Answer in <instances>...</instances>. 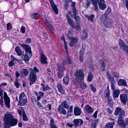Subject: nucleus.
<instances>
[{
	"instance_id": "e433bc0d",
	"label": "nucleus",
	"mask_w": 128,
	"mask_h": 128,
	"mask_svg": "<svg viewBox=\"0 0 128 128\" xmlns=\"http://www.w3.org/2000/svg\"><path fill=\"white\" fill-rule=\"evenodd\" d=\"M74 28H75L77 32H80L82 30V28L80 27V23H76V24H74Z\"/></svg>"
},
{
	"instance_id": "412c9836",
	"label": "nucleus",
	"mask_w": 128,
	"mask_h": 128,
	"mask_svg": "<svg viewBox=\"0 0 128 128\" xmlns=\"http://www.w3.org/2000/svg\"><path fill=\"white\" fill-rule=\"evenodd\" d=\"M112 12V8H108L106 12L102 16V20H106L108 18V14Z\"/></svg>"
},
{
	"instance_id": "f03ea898",
	"label": "nucleus",
	"mask_w": 128,
	"mask_h": 128,
	"mask_svg": "<svg viewBox=\"0 0 128 128\" xmlns=\"http://www.w3.org/2000/svg\"><path fill=\"white\" fill-rule=\"evenodd\" d=\"M22 48H24L26 54L24 56V60L26 64H28L30 60V58L32 56V48L28 45H26V44H20Z\"/></svg>"
},
{
	"instance_id": "423d86ee",
	"label": "nucleus",
	"mask_w": 128,
	"mask_h": 128,
	"mask_svg": "<svg viewBox=\"0 0 128 128\" xmlns=\"http://www.w3.org/2000/svg\"><path fill=\"white\" fill-rule=\"evenodd\" d=\"M28 99L26 94L24 92H22L19 96V101L18 102V105L24 106L26 105Z\"/></svg>"
},
{
	"instance_id": "6e6552de",
	"label": "nucleus",
	"mask_w": 128,
	"mask_h": 128,
	"mask_svg": "<svg viewBox=\"0 0 128 128\" xmlns=\"http://www.w3.org/2000/svg\"><path fill=\"white\" fill-rule=\"evenodd\" d=\"M4 99L5 106L8 108H10V98L8 96L6 92H4Z\"/></svg>"
},
{
	"instance_id": "58836bf2",
	"label": "nucleus",
	"mask_w": 128,
	"mask_h": 128,
	"mask_svg": "<svg viewBox=\"0 0 128 128\" xmlns=\"http://www.w3.org/2000/svg\"><path fill=\"white\" fill-rule=\"evenodd\" d=\"M41 86H42V90H43L44 92H46V90H50V86H48V85H46V86L44 84H42Z\"/></svg>"
},
{
	"instance_id": "de8ad7c7",
	"label": "nucleus",
	"mask_w": 128,
	"mask_h": 128,
	"mask_svg": "<svg viewBox=\"0 0 128 128\" xmlns=\"http://www.w3.org/2000/svg\"><path fill=\"white\" fill-rule=\"evenodd\" d=\"M80 88L84 89L86 88V84L84 82H82L80 84Z\"/></svg>"
},
{
	"instance_id": "8fccbe9b",
	"label": "nucleus",
	"mask_w": 128,
	"mask_h": 128,
	"mask_svg": "<svg viewBox=\"0 0 128 128\" xmlns=\"http://www.w3.org/2000/svg\"><path fill=\"white\" fill-rule=\"evenodd\" d=\"M62 76H64V71H58V76L60 78H62Z\"/></svg>"
},
{
	"instance_id": "a18cd8bd",
	"label": "nucleus",
	"mask_w": 128,
	"mask_h": 128,
	"mask_svg": "<svg viewBox=\"0 0 128 128\" xmlns=\"http://www.w3.org/2000/svg\"><path fill=\"white\" fill-rule=\"evenodd\" d=\"M84 50H86V48H84V45H82V48H81L80 52V56H84Z\"/></svg>"
},
{
	"instance_id": "7c9ffc66",
	"label": "nucleus",
	"mask_w": 128,
	"mask_h": 128,
	"mask_svg": "<svg viewBox=\"0 0 128 128\" xmlns=\"http://www.w3.org/2000/svg\"><path fill=\"white\" fill-rule=\"evenodd\" d=\"M113 79L112 80L114 82H118V78H119V76H118V72H114L113 74Z\"/></svg>"
},
{
	"instance_id": "39448f33",
	"label": "nucleus",
	"mask_w": 128,
	"mask_h": 128,
	"mask_svg": "<svg viewBox=\"0 0 128 128\" xmlns=\"http://www.w3.org/2000/svg\"><path fill=\"white\" fill-rule=\"evenodd\" d=\"M72 32L70 31L68 32V34L67 35L68 38L70 40V46L71 48H76L78 46V37H72Z\"/></svg>"
},
{
	"instance_id": "4d7b16f0",
	"label": "nucleus",
	"mask_w": 128,
	"mask_h": 128,
	"mask_svg": "<svg viewBox=\"0 0 128 128\" xmlns=\"http://www.w3.org/2000/svg\"><path fill=\"white\" fill-rule=\"evenodd\" d=\"M3 97H0V104L4 108V99H2Z\"/></svg>"
},
{
	"instance_id": "f257e3e1",
	"label": "nucleus",
	"mask_w": 128,
	"mask_h": 128,
	"mask_svg": "<svg viewBox=\"0 0 128 128\" xmlns=\"http://www.w3.org/2000/svg\"><path fill=\"white\" fill-rule=\"evenodd\" d=\"M92 4L94 6L95 12H98L99 8L101 10H104L106 8V4L104 0H90Z\"/></svg>"
},
{
	"instance_id": "6e6d98bb",
	"label": "nucleus",
	"mask_w": 128,
	"mask_h": 128,
	"mask_svg": "<svg viewBox=\"0 0 128 128\" xmlns=\"http://www.w3.org/2000/svg\"><path fill=\"white\" fill-rule=\"evenodd\" d=\"M90 86L93 92H96V89L94 87V85H92V84H90Z\"/></svg>"
},
{
	"instance_id": "864d4df0",
	"label": "nucleus",
	"mask_w": 128,
	"mask_h": 128,
	"mask_svg": "<svg viewBox=\"0 0 128 128\" xmlns=\"http://www.w3.org/2000/svg\"><path fill=\"white\" fill-rule=\"evenodd\" d=\"M8 66H10V68H12V66H14V62L12 60H11L9 63H8Z\"/></svg>"
},
{
	"instance_id": "bf43d9fd",
	"label": "nucleus",
	"mask_w": 128,
	"mask_h": 128,
	"mask_svg": "<svg viewBox=\"0 0 128 128\" xmlns=\"http://www.w3.org/2000/svg\"><path fill=\"white\" fill-rule=\"evenodd\" d=\"M16 80H18V78H20V74L18 72V71L16 72Z\"/></svg>"
},
{
	"instance_id": "c756f323",
	"label": "nucleus",
	"mask_w": 128,
	"mask_h": 128,
	"mask_svg": "<svg viewBox=\"0 0 128 128\" xmlns=\"http://www.w3.org/2000/svg\"><path fill=\"white\" fill-rule=\"evenodd\" d=\"M8 124L9 126H12L18 124V120L13 118L11 122L8 123Z\"/></svg>"
},
{
	"instance_id": "4be33fe9",
	"label": "nucleus",
	"mask_w": 128,
	"mask_h": 128,
	"mask_svg": "<svg viewBox=\"0 0 128 128\" xmlns=\"http://www.w3.org/2000/svg\"><path fill=\"white\" fill-rule=\"evenodd\" d=\"M118 84L120 86H126L128 88V84H126V81L124 79H120L118 82Z\"/></svg>"
},
{
	"instance_id": "2eb2a0df",
	"label": "nucleus",
	"mask_w": 128,
	"mask_h": 128,
	"mask_svg": "<svg viewBox=\"0 0 128 128\" xmlns=\"http://www.w3.org/2000/svg\"><path fill=\"white\" fill-rule=\"evenodd\" d=\"M120 100L123 104H126V100L128 101V95L122 94L120 95Z\"/></svg>"
},
{
	"instance_id": "ea45409f",
	"label": "nucleus",
	"mask_w": 128,
	"mask_h": 128,
	"mask_svg": "<svg viewBox=\"0 0 128 128\" xmlns=\"http://www.w3.org/2000/svg\"><path fill=\"white\" fill-rule=\"evenodd\" d=\"M71 6L72 8L73 12H78L76 11V2H72Z\"/></svg>"
},
{
	"instance_id": "ddd939ff",
	"label": "nucleus",
	"mask_w": 128,
	"mask_h": 128,
	"mask_svg": "<svg viewBox=\"0 0 128 128\" xmlns=\"http://www.w3.org/2000/svg\"><path fill=\"white\" fill-rule=\"evenodd\" d=\"M66 18L67 20V22L68 24H69L71 28H74V24L76 22L74 20L72 19V18H70L68 14H66Z\"/></svg>"
},
{
	"instance_id": "4468645a",
	"label": "nucleus",
	"mask_w": 128,
	"mask_h": 128,
	"mask_svg": "<svg viewBox=\"0 0 128 128\" xmlns=\"http://www.w3.org/2000/svg\"><path fill=\"white\" fill-rule=\"evenodd\" d=\"M48 1L50 2V4L54 10V13L56 14H58V6H56V4H54V0H48Z\"/></svg>"
},
{
	"instance_id": "20e7f679",
	"label": "nucleus",
	"mask_w": 128,
	"mask_h": 128,
	"mask_svg": "<svg viewBox=\"0 0 128 128\" xmlns=\"http://www.w3.org/2000/svg\"><path fill=\"white\" fill-rule=\"evenodd\" d=\"M76 82H82L84 80V72L82 69L76 70L74 73Z\"/></svg>"
},
{
	"instance_id": "473e14b6",
	"label": "nucleus",
	"mask_w": 128,
	"mask_h": 128,
	"mask_svg": "<svg viewBox=\"0 0 128 128\" xmlns=\"http://www.w3.org/2000/svg\"><path fill=\"white\" fill-rule=\"evenodd\" d=\"M22 112L23 120H24V122H26V120H28V116H26V112L24 110V108H22Z\"/></svg>"
},
{
	"instance_id": "680f3d73",
	"label": "nucleus",
	"mask_w": 128,
	"mask_h": 128,
	"mask_svg": "<svg viewBox=\"0 0 128 128\" xmlns=\"http://www.w3.org/2000/svg\"><path fill=\"white\" fill-rule=\"evenodd\" d=\"M90 2L87 0L86 2V8H88V6H90Z\"/></svg>"
},
{
	"instance_id": "13d9d810",
	"label": "nucleus",
	"mask_w": 128,
	"mask_h": 128,
	"mask_svg": "<svg viewBox=\"0 0 128 128\" xmlns=\"http://www.w3.org/2000/svg\"><path fill=\"white\" fill-rule=\"evenodd\" d=\"M108 75V78L110 80V82H111V88H112V76H110V74H107Z\"/></svg>"
},
{
	"instance_id": "37998d69",
	"label": "nucleus",
	"mask_w": 128,
	"mask_h": 128,
	"mask_svg": "<svg viewBox=\"0 0 128 128\" xmlns=\"http://www.w3.org/2000/svg\"><path fill=\"white\" fill-rule=\"evenodd\" d=\"M47 26L48 28H49L50 30L52 32H54V28L52 26V25L49 24L48 25H47Z\"/></svg>"
},
{
	"instance_id": "72a5a7b5",
	"label": "nucleus",
	"mask_w": 128,
	"mask_h": 128,
	"mask_svg": "<svg viewBox=\"0 0 128 128\" xmlns=\"http://www.w3.org/2000/svg\"><path fill=\"white\" fill-rule=\"evenodd\" d=\"M63 82L65 84H68V82H70V78L68 77V75L67 74L66 76L63 79Z\"/></svg>"
},
{
	"instance_id": "cd10ccee",
	"label": "nucleus",
	"mask_w": 128,
	"mask_h": 128,
	"mask_svg": "<svg viewBox=\"0 0 128 128\" xmlns=\"http://www.w3.org/2000/svg\"><path fill=\"white\" fill-rule=\"evenodd\" d=\"M57 66L58 71L64 72V64H57Z\"/></svg>"
},
{
	"instance_id": "c85d7f7f",
	"label": "nucleus",
	"mask_w": 128,
	"mask_h": 128,
	"mask_svg": "<svg viewBox=\"0 0 128 128\" xmlns=\"http://www.w3.org/2000/svg\"><path fill=\"white\" fill-rule=\"evenodd\" d=\"M60 106H62V108H64L68 109L70 108V105H68L66 100L63 101Z\"/></svg>"
},
{
	"instance_id": "1a4fd4ad",
	"label": "nucleus",
	"mask_w": 128,
	"mask_h": 128,
	"mask_svg": "<svg viewBox=\"0 0 128 128\" xmlns=\"http://www.w3.org/2000/svg\"><path fill=\"white\" fill-rule=\"evenodd\" d=\"M115 114L116 116H118V120L124 118V111L120 108H116L115 110Z\"/></svg>"
},
{
	"instance_id": "c03bdc74",
	"label": "nucleus",
	"mask_w": 128,
	"mask_h": 128,
	"mask_svg": "<svg viewBox=\"0 0 128 128\" xmlns=\"http://www.w3.org/2000/svg\"><path fill=\"white\" fill-rule=\"evenodd\" d=\"M108 104H110V106H112V98L109 97L108 99Z\"/></svg>"
},
{
	"instance_id": "393cba45",
	"label": "nucleus",
	"mask_w": 128,
	"mask_h": 128,
	"mask_svg": "<svg viewBox=\"0 0 128 128\" xmlns=\"http://www.w3.org/2000/svg\"><path fill=\"white\" fill-rule=\"evenodd\" d=\"M82 40H86L88 38V30H83V33L82 36Z\"/></svg>"
},
{
	"instance_id": "c9c22d12",
	"label": "nucleus",
	"mask_w": 128,
	"mask_h": 128,
	"mask_svg": "<svg viewBox=\"0 0 128 128\" xmlns=\"http://www.w3.org/2000/svg\"><path fill=\"white\" fill-rule=\"evenodd\" d=\"M100 67L102 70H104L106 68V63H104V61L102 60H100Z\"/></svg>"
},
{
	"instance_id": "a19ab883",
	"label": "nucleus",
	"mask_w": 128,
	"mask_h": 128,
	"mask_svg": "<svg viewBox=\"0 0 128 128\" xmlns=\"http://www.w3.org/2000/svg\"><path fill=\"white\" fill-rule=\"evenodd\" d=\"M31 18L32 20H36L38 18V14L36 13H33L31 14Z\"/></svg>"
},
{
	"instance_id": "0e129e2a",
	"label": "nucleus",
	"mask_w": 128,
	"mask_h": 128,
	"mask_svg": "<svg viewBox=\"0 0 128 128\" xmlns=\"http://www.w3.org/2000/svg\"><path fill=\"white\" fill-rule=\"evenodd\" d=\"M20 30L22 31V34H24V32H26V28H24V26H22L21 27Z\"/></svg>"
},
{
	"instance_id": "dca6fc26",
	"label": "nucleus",
	"mask_w": 128,
	"mask_h": 128,
	"mask_svg": "<svg viewBox=\"0 0 128 128\" xmlns=\"http://www.w3.org/2000/svg\"><path fill=\"white\" fill-rule=\"evenodd\" d=\"M73 124L75 128H78L80 124H84V121L82 119H74Z\"/></svg>"
},
{
	"instance_id": "052dcab7",
	"label": "nucleus",
	"mask_w": 128,
	"mask_h": 128,
	"mask_svg": "<svg viewBox=\"0 0 128 128\" xmlns=\"http://www.w3.org/2000/svg\"><path fill=\"white\" fill-rule=\"evenodd\" d=\"M73 110H72V106H71L68 112V114H70V112H72Z\"/></svg>"
},
{
	"instance_id": "bb28decb",
	"label": "nucleus",
	"mask_w": 128,
	"mask_h": 128,
	"mask_svg": "<svg viewBox=\"0 0 128 128\" xmlns=\"http://www.w3.org/2000/svg\"><path fill=\"white\" fill-rule=\"evenodd\" d=\"M74 114L75 116H80V114H82V110L78 107H75L74 108Z\"/></svg>"
},
{
	"instance_id": "a878e982",
	"label": "nucleus",
	"mask_w": 128,
	"mask_h": 128,
	"mask_svg": "<svg viewBox=\"0 0 128 128\" xmlns=\"http://www.w3.org/2000/svg\"><path fill=\"white\" fill-rule=\"evenodd\" d=\"M86 112L88 114H92L94 112V110L92 109V108L90 106V105H86L84 108Z\"/></svg>"
},
{
	"instance_id": "f3484780",
	"label": "nucleus",
	"mask_w": 128,
	"mask_h": 128,
	"mask_svg": "<svg viewBox=\"0 0 128 128\" xmlns=\"http://www.w3.org/2000/svg\"><path fill=\"white\" fill-rule=\"evenodd\" d=\"M118 124L122 128H126V124L124 120V118H120L118 120Z\"/></svg>"
},
{
	"instance_id": "b1692460",
	"label": "nucleus",
	"mask_w": 128,
	"mask_h": 128,
	"mask_svg": "<svg viewBox=\"0 0 128 128\" xmlns=\"http://www.w3.org/2000/svg\"><path fill=\"white\" fill-rule=\"evenodd\" d=\"M85 18H88V20H90V22H94V20L96 16H94V14H92L91 15H88V14H85L84 15Z\"/></svg>"
},
{
	"instance_id": "603ef678",
	"label": "nucleus",
	"mask_w": 128,
	"mask_h": 128,
	"mask_svg": "<svg viewBox=\"0 0 128 128\" xmlns=\"http://www.w3.org/2000/svg\"><path fill=\"white\" fill-rule=\"evenodd\" d=\"M12 28V26L10 23L7 24V30H10Z\"/></svg>"
},
{
	"instance_id": "a211bd4d",
	"label": "nucleus",
	"mask_w": 128,
	"mask_h": 128,
	"mask_svg": "<svg viewBox=\"0 0 128 128\" xmlns=\"http://www.w3.org/2000/svg\"><path fill=\"white\" fill-rule=\"evenodd\" d=\"M15 51L17 54V56H22L24 55V52L22 51V49H20L18 46H17L15 48Z\"/></svg>"
},
{
	"instance_id": "09e8293b",
	"label": "nucleus",
	"mask_w": 128,
	"mask_h": 128,
	"mask_svg": "<svg viewBox=\"0 0 128 128\" xmlns=\"http://www.w3.org/2000/svg\"><path fill=\"white\" fill-rule=\"evenodd\" d=\"M14 84L17 88H20V82H18V80H16Z\"/></svg>"
},
{
	"instance_id": "4c0bfd02",
	"label": "nucleus",
	"mask_w": 128,
	"mask_h": 128,
	"mask_svg": "<svg viewBox=\"0 0 128 128\" xmlns=\"http://www.w3.org/2000/svg\"><path fill=\"white\" fill-rule=\"evenodd\" d=\"M92 78H94V75H92V72H90L88 76V82H92Z\"/></svg>"
},
{
	"instance_id": "aec40b11",
	"label": "nucleus",
	"mask_w": 128,
	"mask_h": 128,
	"mask_svg": "<svg viewBox=\"0 0 128 128\" xmlns=\"http://www.w3.org/2000/svg\"><path fill=\"white\" fill-rule=\"evenodd\" d=\"M58 110L59 114H64V116L66 114V109L64 108V107L62 106H58Z\"/></svg>"
},
{
	"instance_id": "e2e57ef3",
	"label": "nucleus",
	"mask_w": 128,
	"mask_h": 128,
	"mask_svg": "<svg viewBox=\"0 0 128 128\" xmlns=\"http://www.w3.org/2000/svg\"><path fill=\"white\" fill-rule=\"evenodd\" d=\"M79 60H80V62H82L84 61V56L83 55L80 56Z\"/></svg>"
},
{
	"instance_id": "5fc2aeb1",
	"label": "nucleus",
	"mask_w": 128,
	"mask_h": 128,
	"mask_svg": "<svg viewBox=\"0 0 128 128\" xmlns=\"http://www.w3.org/2000/svg\"><path fill=\"white\" fill-rule=\"evenodd\" d=\"M50 122V126L51 128L53 126H56L54 124V118L51 119Z\"/></svg>"
},
{
	"instance_id": "6ab92c4d",
	"label": "nucleus",
	"mask_w": 128,
	"mask_h": 128,
	"mask_svg": "<svg viewBox=\"0 0 128 128\" xmlns=\"http://www.w3.org/2000/svg\"><path fill=\"white\" fill-rule=\"evenodd\" d=\"M47 60L48 58H46V55L42 53L41 54L40 62L42 64H48V61H46Z\"/></svg>"
},
{
	"instance_id": "0eeeda50",
	"label": "nucleus",
	"mask_w": 128,
	"mask_h": 128,
	"mask_svg": "<svg viewBox=\"0 0 128 128\" xmlns=\"http://www.w3.org/2000/svg\"><path fill=\"white\" fill-rule=\"evenodd\" d=\"M14 118V115L10 114H8L4 116L3 120L4 122V124H8L9 122H12V120Z\"/></svg>"
},
{
	"instance_id": "79ce46f5",
	"label": "nucleus",
	"mask_w": 128,
	"mask_h": 128,
	"mask_svg": "<svg viewBox=\"0 0 128 128\" xmlns=\"http://www.w3.org/2000/svg\"><path fill=\"white\" fill-rule=\"evenodd\" d=\"M63 64H72V60L70 58H68L63 62Z\"/></svg>"
},
{
	"instance_id": "f8f14e48",
	"label": "nucleus",
	"mask_w": 128,
	"mask_h": 128,
	"mask_svg": "<svg viewBox=\"0 0 128 128\" xmlns=\"http://www.w3.org/2000/svg\"><path fill=\"white\" fill-rule=\"evenodd\" d=\"M112 90H113V98L114 100L118 98L120 94V90L119 89H116V86L114 84H112Z\"/></svg>"
},
{
	"instance_id": "9d476101",
	"label": "nucleus",
	"mask_w": 128,
	"mask_h": 128,
	"mask_svg": "<svg viewBox=\"0 0 128 128\" xmlns=\"http://www.w3.org/2000/svg\"><path fill=\"white\" fill-rule=\"evenodd\" d=\"M102 22L104 23V26H106V28H110V26H112V18H106V20H102Z\"/></svg>"
},
{
	"instance_id": "774afa93",
	"label": "nucleus",
	"mask_w": 128,
	"mask_h": 128,
	"mask_svg": "<svg viewBox=\"0 0 128 128\" xmlns=\"http://www.w3.org/2000/svg\"><path fill=\"white\" fill-rule=\"evenodd\" d=\"M26 44H30L32 42V39L30 38H28L26 40Z\"/></svg>"
},
{
	"instance_id": "338daca9",
	"label": "nucleus",
	"mask_w": 128,
	"mask_h": 128,
	"mask_svg": "<svg viewBox=\"0 0 128 128\" xmlns=\"http://www.w3.org/2000/svg\"><path fill=\"white\" fill-rule=\"evenodd\" d=\"M124 3L126 4V8L128 11V0H124Z\"/></svg>"
},
{
	"instance_id": "49530a36",
	"label": "nucleus",
	"mask_w": 128,
	"mask_h": 128,
	"mask_svg": "<svg viewBox=\"0 0 128 128\" xmlns=\"http://www.w3.org/2000/svg\"><path fill=\"white\" fill-rule=\"evenodd\" d=\"M105 128H112V122L106 123L105 126Z\"/></svg>"
},
{
	"instance_id": "7ed1b4c3",
	"label": "nucleus",
	"mask_w": 128,
	"mask_h": 128,
	"mask_svg": "<svg viewBox=\"0 0 128 128\" xmlns=\"http://www.w3.org/2000/svg\"><path fill=\"white\" fill-rule=\"evenodd\" d=\"M30 84L32 86L36 82V72H40V70L37 68L34 67V68H30Z\"/></svg>"
},
{
	"instance_id": "2f4dec72",
	"label": "nucleus",
	"mask_w": 128,
	"mask_h": 128,
	"mask_svg": "<svg viewBox=\"0 0 128 128\" xmlns=\"http://www.w3.org/2000/svg\"><path fill=\"white\" fill-rule=\"evenodd\" d=\"M29 72L28 70L27 69H23L22 71H20V74L24 76H28V75Z\"/></svg>"
},
{
	"instance_id": "3c124183",
	"label": "nucleus",
	"mask_w": 128,
	"mask_h": 128,
	"mask_svg": "<svg viewBox=\"0 0 128 128\" xmlns=\"http://www.w3.org/2000/svg\"><path fill=\"white\" fill-rule=\"evenodd\" d=\"M104 92H105L104 97L108 98V96H110V90H105Z\"/></svg>"
},
{
	"instance_id": "f704fd0d",
	"label": "nucleus",
	"mask_w": 128,
	"mask_h": 128,
	"mask_svg": "<svg viewBox=\"0 0 128 128\" xmlns=\"http://www.w3.org/2000/svg\"><path fill=\"white\" fill-rule=\"evenodd\" d=\"M57 88L58 90V92H60V94H64V89L62 88V84H59L58 85H57Z\"/></svg>"
},
{
	"instance_id": "9b49d317",
	"label": "nucleus",
	"mask_w": 128,
	"mask_h": 128,
	"mask_svg": "<svg viewBox=\"0 0 128 128\" xmlns=\"http://www.w3.org/2000/svg\"><path fill=\"white\" fill-rule=\"evenodd\" d=\"M119 46L122 50L128 52V46L124 44V42L122 39H120L119 40Z\"/></svg>"
},
{
	"instance_id": "69168bd1",
	"label": "nucleus",
	"mask_w": 128,
	"mask_h": 128,
	"mask_svg": "<svg viewBox=\"0 0 128 128\" xmlns=\"http://www.w3.org/2000/svg\"><path fill=\"white\" fill-rule=\"evenodd\" d=\"M11 58H12L11 60H12L13 62H14V60H16V61L18 60V58H16L12 55L11 56Z\"/></svg>"
},
{
	"instance_id": "5701e85b",
	"label": "nucleus",
	"mask_w": 128,
	"mask_h": 128,
	"mask_svg": "<svg viewBox=\"0 0 128 128\" xmlns=\"http://www.w3.org/2000/svg\"><path fill=\"white\" fill-rule=\"evenodd\" d=\"M78 14V12H73L74 18L76 22V24H80V17L78 16L76 14Z\"/></svg>"
}]
</instances>
